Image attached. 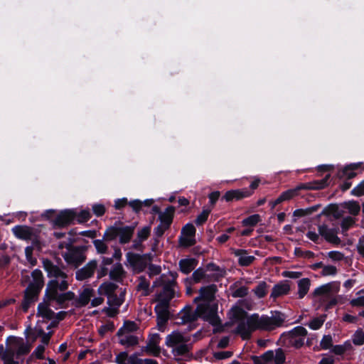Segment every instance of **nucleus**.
<instances>
[{
	"instance_id": "1",
	"label": "nucleus",
	"mask_w": 364,
	"mask_h": 364,
	"mask_svg": "<svg viewBox=\"0 0 364 364\" xmlns=\"http://www.w3.org/2000/svg\"><path fill=\"white\" fill-rule=\"evenodd\" d=\"M331 175L326 174L324 178L319 180H314L309 183H301L294 188L288 189L282 192L277 198L278 202L289 200L300 195V192L304 190H321L329 185Z\"/></svg>"
},
{
	"instance_id": "2",
	"label": "nucleus",
	"mask_w": 364,
	"mask_h": 364,
	"mask_svg": "<svg viewBox=\"0 0 364 364\" xmlns=\"http://www.w3.org/2000/svg\"><path fill=\"white\" fill-rule=\"evenodd\" d=\"M307 334L308 331L304 327L297 326L290 331L282 333L279 338V342L286 348L292 347L295 349H300L304 345Z\"/></svg>"
},
{
	"instance_id": "23",
	"label": "nucleus",
	"mask_w": 364,
	"mask_h": 364,
	"mask_svg": "<svg viewBox=\"0 0 364 364\" xmlns=\"http://www.w3.org/2000/svg\"><path fill=\"white\" fill-rule=\"evenodd\" d=\"M126 274V271L124 269L122 264L119 262L114 264L109 273L110 279L119 283L122 282Z\"/></svg>"
},
{
	"instance_id": "39",
	"label": "nucleus",
	"mask_w": 364,
	"mask_h": 364,
	"mask_svg": "<svg viewBox=\"0 0 364 364\" xmlns=\"http://www.w3.org/2000/svg\"><path fill=\"white\" fill-rule=\"evenodd\" d=\"M139 284L136 286V291L143 290V296H146L150 294L151 291L149 289L150 282L145 277V276H140L139 277Z\"/></svg>"
},
{
	"instance_id": "52",
	"label": "nucleus",
	"mask_w": 364,
	"mask_h": 364,
	"mask_svg": "<svg viewBox=\"0 0 364 364\" xmlns=\"http://www.w3.org/2000/svg\"><path fill=\"white\" fill-rule=\"evenodd\" d=\"M211 210V208H203L202 212L197 216L196 219L195 220L196 225L198 226L203 225L207 221Z\"/></svg>"
},
{
	"instance_id": "31",
	"label": "nucleus",
	"mask_w": 364,
	"mask_h": 364,
	"mask_svg": "<svg viewBox=\"0 0 364 364\" xmlns=\"http://www.w3.org/2000/svg\"><path fill=\"white\" fill-rule=\"evenodd\" d=\"M153 199H146L141 201L139 199H135L129 201V205L132 208L133 211L136 213H139L143 207H150L154 203Z\"/></svg>"
},
{
	"instance_id": "38",
	"label": "nucleus",
	"mask_w": 364,
	"mask_h": 364,
	"mask_svg": "<svg viewBox=\"0 0 364 364\" xmlns=\"http://www.w3.org/2000/svg\"><path fill=\"white\" fill-rule=\"evenodd\" d=\"M137 329L138 326L134 321H125L124 322L123 326L118 330L117 336H122L125 331L128 333L135 332L137 331Z\"/></svg>"
},
{
	"instance_id": "13",
	"label": "nucleus",
	"mask_w": 364,
	"mask_h": 364,
	"mask_svg": "<svg viewBox=\"0 0 364 364\" xmlns=\"http://www.w3.org/2000/svg\"><path fill=\"white\" fill-rule=\"evenodd\" d=\"M127 262L136 274L143 272L147 267V264L140 257L139 254L129 252L126 255Z\"/></svg>"
},
{
	"instance_id": "28",
	"label": "nucleus",
	"mask_w": 364,
	"mask_h": 364,
	"mask_svg": "<svg viewBox=\"0 0 364 364\" xmlns=\"http://www.w3.org/2000/svg\"><path fill=\"white\" fill-rule=\"evenodd\" d=\"M344 213V210L340 209L337 204H330L323 208L320 215L333 216L338 220L343 217Z\"/></svg>"
},
{
	"instance_id": "29",
	"label": "nucleus",
	"mask_w": 364,
	"mask_h": 364,
	"mask_svg": "<svg viewBox=\"0 0 364 364\" xmlns=\"http://www.w3.org/2000/svg\"><path fill=\"white\" fill-rule=\"evenodd\" d=\"M198 264V260L194 258L182 259L179 261V269L185 274H188Z\"/></svg>"
},
{
	"instance_id": "34",
	"label": "nucleus",
	"mask_w": 364,
	"mask_h": 364,
	"mask_svg": "<svg viewBox=\"0 0 364 364\" xmlns=\"http://www.w3.org/2000/svg\"><path fill=\"white\" fill-rule=\"evenodd\" d=\"M341 205L343 208L347 209L350 214L354 216L358 215L360 211V205L359 203L354 200L345 201Z\"/></svg>"
},
{
	"instance_id": "48",
	"label": "nucleus",
	"mask_w": 364,
	"mask_h": 364,
	"mask_svg": "<svg viewBox=\"0 0 364 364\" xmlns=\"http://www.w3.org/2000/svg\"><path fill=\"white\" fill-rule=\"evenodd\" d=\"M261 221V217L258 214H254L252 215H250L245 219L242 220V224L243 226H250V227H254L258 223Z\"/></svg>"
},
{
	"instance_id": "56",
	"label": "nucleus",
	"mask_w": 364,
	"mask_h": 364,
	"mask_svg": "<svg viewBox=\"0 0 364 364\" xmlns=\"http://www.w3.org/2000/svg\"><path fill=\"white\" fill-rule=\"evenodd\" d=\"M179 245L183 247H190L196 245V238L181 235L178 240Z\"/></svg>"
},
{
	"instance_id": "12",
	"label": "nucleus",
	"mask_w": 364,
	"mask_h": 364,
	"mask_svg": "<svg viewBox=\"0 0 364 364\" xmlns=\"http://www.w3.org/2000/svg\"><path fill=\"white\" fill-rule=\"evenodd\" d=\"M170 304H167V301L161 302L159 301L154 307V311L156 314L157 324L161 327L166 324L169 319V308Z\"/></svg>"
},
{
	"instance_id": "42",
	"label": "nucleus",
	"mask_w": 364,
	"mask_h": 364,
	"mask_svg": "<svg viewBox=\"0 0 364 364\" xmlns=\"http://www.w3.org/2000/svg\"><path fill=\"white\" fill-rule=\"evenodd\" d=\"M237 333L240 334L242 340L248 339L252 333V331L244 322H240L236 328Z\"/></svg>"
},
{
	"instance_id": "27",
	"label": "nucleus",
	"mask_w": 364,
	"mask_h": 364,
	"mask_svg": "<svg viewBox=\"0 0 364 364\" xmlns=\"http://www.w3.org/2000/svg\"><path fill=\"white\" fill-rule=\"evenodd\" d=\"M94 295V290L91 288H85L75 301L76 307H84L89 304L90 299Z\"/></svg>"
},
{
	"instance_id": "33",
	"label": "nucleus",
	"mask_w": 364,
	"mask_h": 364,
	"mask_svg": "<svg viewBox=\"0 0 364 364\" xmlns=\"http://www.w3.org/2000/svg\"><path fill=\"white\" fill-rule=\"evenodd\" d=\"M184 338L179 332H173L166 338V345L168 347H175L183 342Z\"/></svg>"
},
{
	"instance_id": "8",
	"label": "nucleus",
	"mask_w": 364,
	"mask_h": 364,
	"mask_svg": "<svg viewBox=\"0 0 364 364\" xmlns=\"http://www.w3.org/2000/svg\"><path fill=\"white\" fill-rule=\"evenodd\" d=\"M362 163H352L338 168L332 180H350L357 176L356 171L361 168Z\"/></svg>"
},
{
	"instance_id": "47",
	"label": "nucleus",
	"mask_w": 364,
	"mask_h": 364,
	"mask_svg": "<svg viewBox=\"0 0 364 364\" xmlns=\"http://www.w3.org/2000/svg\"><path fill=\"white\" fill-rule=\"evenodd\" d=\"M355 223V220L350 217L347 216L343 218L341 223V232L343 235H346L348 230L353 227Z\"/></svg>"
},
{
	"instance_id": "64",
	"label": "nucleus",
	"mask_w": 364,
	"mask_h": 364,
	"mask_svg": "<svg viewBox=\"0 0 364 364\" xmlns=\"http://www.w3.org/2000/svg\"><path fill=\"white\" fill-rule=\"evenodd\" d=\"M350 194L356 197L364 196V180L351 190Z\"/></svg>"
},
{
	"instance_id": "35",
	"label": "nucleus",
	"mask_w": 364,
	"mask_h": 364,
	"mask_svg": "<svg viewBox=\"0 0 364 364\" xmlns=\"http://www.w3.org/2000/svg\"><path fill=\"white\" fill-rule=\"evenodd\" d=\"M31 277L33 281L29 284L42 289L44 286V277L42 272L38 269H36L31 272Z\"/></svg>"
},
{
	"instance_id": "25",
	"label": "nucleus",
	"mask_w": 364,
	"mask_h": 364,
	"mask_svg": "<svg viewBox=\"0 0 364 364\" xmlns=\"http://www.w3.org/2000/svg\"><path fill=\"white\" fill-rule=\"evenodd\" d=\"M50 301L43 300V302L40 303L37 308V316H41L48 320H51L55 316V312L49 308Z\"/></svg>"
},
{
	"instance_id": "44",
	"label": "nucleus",
	"mask_w": 364,
	"mask_h": 364,
	"mask_svg": "<svg viewBox=\"0 0 364 364\" xmlns=\"http://www.w3.org/2000/svg\"><path fill=\"white\" fill-rule=\"evenodd\" d=\"M119 235V227L110 226L104 233L103 240L105 241H112Z\"/></svg>"
},
{
	"instance_id": "37",
	"label": "nucleus",
	"mask_w": 364,
	"mask_h": 364,
	"mask_svg": "<svg viewBox=\"0 0 364 364\" xmlns=\"http://www.w3.org/2000/svg\"><path fill=\"white\" fill-rule=\"evenodd\" d=\"M320 207L321 205L318 204L306 208L296 209L293 213V215L297 218H302L304 216L311 215L314 212L317 211Z\"/></svg>"
},
{
	"instance_id": "5",
	"label": "nucleus",
	"mask_w": 364,
	"mask_h": 364,
	"mask_svg": "<svg viewBox=\"0 0 364 364\" xmlns=\"http://www.w3.org/2000/svg\"><path fill=\"white\" fill-rule=\"evenodd\" d=\"M331 291L332 284L331 283H328L316 288L313 292L314 296H322L320 299V306H323V310L325 312L328 311L338 304V300L336 297L331 298L328 301L331 296Z\"/></svg>"
},
{
	"instance_id": "55",
	"label": "nucleus",
	"mask_w": 364,
	"mask_h": 364,
	"mask_svg": "<svg viewBox=\"0 0 364 364\" xmlns=\"http://www.w3.org/2000/svg\"><path fill=\"white\" fill-rule=\"evenodd\" d=\"M196 229L192 223H187L181 230V235L195 238Z\"/></svg>"
},
{
	"instance_id": "49",
	"label": "nucleus",
	"mask_w": 364,
	"mask_h": 364,
	"mask_svg": "<svg viewBox=\"0 0 364 364\" xmlns=\"http://www.w3.org/2000/svg\"><path fill=\"white\" fill-rule=\"evenodd\" d=\"M119 343L127 347H132L138 345L139 339L136 336L129 335L126 336L125 338H121Z\"/></svg>"
},
{
	"instance_id": "4",
	"label": "nucleus",
	"mask_w": 364,
	"mask_h": 364,
	"mask_svg": "<svg viewBox=\"0 0 364 364\" xmlns=\"http://www.w3.org/2000/svg\"><path fill=\"white\" fill-rule=\"evenodd\" d=\"M198 318L208 321L213 326L221 325V321L218 315V306L216 303H203L196 306Z\"/></svg>"
},
{
	"instance_id": "58",
	"label": "nucleus",
	"mask_w": 364,
	"mask_h": 364,
	"mask_svg": "<svg viewBox=\"0 0 364 364\" xmlns=\"http://www.w3.org/2000/svg\"><path fill=\"white\" fill-rule=\"evenodd\" d=\"M115 329L113 321H109L107 323L102 325L99 329L98 333L101 336H104L108 331L112 332Z\"/></svg>"
},
{
	"instance_id": "40",
	"label": "nucleus",
	"mask_w": 364,
	"mask_h": 364,
	"mask_svg": "<svg viewBox=\"0 0 364 364\" xmlns=\"http://www.w3.org/2000/svg\"><path fill=\"white\" fill-rule=\"evenodd\" d=\"M231 318L237 321H240L247 316V313L240 306H235L232 307Z\"/></svg>"
},
{
	"instance_id": "30",
	"label": "nucleus",
	"mask_w": 364,
	"mask_h": 364,
	"mask_svg": "<svg viewBox=\"0 0 364 364\" xmlns=\"http://www.w3.org/2000/svg\"><path fill=\"white\" fill-rule=\"evenodd\" d=\"M217 287L213 284L201 287L199 290V294H200V298L203 299V301H210L214 299Z\"/></svg>"
},
{
	"instance_id": "57",
	"label": "nucleus",
	"mask_w": 364,
	"mask_h": 364,
	"mask_svg": "<svg viewBox=\"0 0 364 364\" xmlns=\"http://www.w3.org/2000/svg\"><path fill=\"white\" fill-rule=\"evenodd\" d=\"M286 361V355L282 348H279L275 350L274 355V364H284Z\"/></svg>"
},
{
	"instance_id": "14",
	"label": "nucleus",
	"mask_w": 364,
	"mask_h": 364,
	"mask_svg": "<svg viewBox=\"0 0 364 364\" xmlns=\"http://www.w3.org/2000/svg\"><path fill=\"white\" fill-rule=\"evenodd\" d=\"M176 285V282L174 279L167 280L166 284L162 287V291L157 295V301H167L170 304L172 299L175 296L174 286Z\"/></svg>"
},
{
	"instance_id": "6",
	"label": "nucleus",
	"mask_w": 364,
	"mask_h": 364,
	"mask_svg": "<svg viewBox=\"0 0 364 364\" xmlns=\"http://www.w3.org/2000/svg\"><path fill=\"white\" fill-rule=\"evenodd\" d=\"M176 318L180 319L179 321H176V323L178 325L188 324L187 328L188 331L195 329L197 327V324L195 322L198 319L197 308L193 311L190 305L184 306L178 313Z\"/></svg>"
},
{
	"instance_id": "22",
	"label": "nucleus",
	"mask_w": 364,
	"mask_h": 364,
	"mask_svg": "<svg viewBox=\"0 0 364 364\" xmlns=\"http://www.w3.org/2000/svg\"><path fill=\"white\" fill-rule=\"evenodd\" d=\"M175 208L172 205L168 206L162 214L159 215L160 225L164 226L165 229H169L173 220Z\"/></svg>"
},
{
	"instance_id": "26",
	"label": "nucleus",
	"mask_w": 364,
	"mask_h": 364,
	"mask_svg": "<svg viewBox=\"0 0 364 364\" xmlns=\"http://www.w3.org/2000/svg\"><path fill=\"white\" fill-rule=\"evenodd\" d=\"M134 226L132 225L119 227L118 237H119V242L121 244H127L131 240L134 232Z\"/></svg>"
},
{
	"instance_id": "59",
	"label": "nucleus",
	"mask_w": 364,
	"mask_h": 364,
	"mask_svg": "<svg viewBox=\"0 0 364 364\" xmlns=\"http://www.w3.org/2000/svg\"><path fill=\"white\" fill-rule=\"evenodd\" d=\"M208 277L202 267L196 269L192 274V278L196 283L200 282L203 279H206Z\"/></svg>"
},
{
	"instance_id": "61",
	"label": "nucleus",
	"mask_w": 364,
	"mask_h": 364,
	"mask_svg": "<svg viewBox=\"0 0 364 364\" xmlns=\"http://www.w3.org/2000/svg\"><path fill=\"white\" fill-rule=\"evenodd\" d=\"M333 346V338L331 335H324L320 342V347L323 350H328Z\"/></svg>"
},
{
	"instance_id": "24",
	"label": "nucleus",
	"mask_w": 364,
	"mask_h": 364,
	"mask_svg": "<svg viewBox=\"0 0 364 364\" xmlns=\"http://www.w3.org/2000/svg\"><path fill=\"white\" fill-rule=\"evenodd\" d=\"M233 254L238 258V264L241 267L250 266L255 259V256H247V251L244 249H235L233 250Z\"/></svg>"
},
{
	"instance_id": "51",
	"label": "nucleus",
	"mask_w": 364,
	"mask_h": 364,
	"mask_svg": "<svg viewBox=\"0 0 364 364\" xmlns=\"http://www.w3.org/2000/svg\"><path fill=\"white\" fill-rule=\"evenodd\" d=\"M160 341V336L158 333H155L152 335L151 338L149 339L148 346L149 348H152L153 350L156 351L154 353L155 355H157L159 353L160 348L158 346V344Z\"/></svg>"
},
{
	"instance_id": "3",
	"label": "nucleus",
	"mask_w": 364,
	"mask_h": 364,
	"mask_svg": "<svg viewBox=\"0 0 364 364\" xmlns=\"http://www.w3.org/2000/svg\"><path fill=\"white\" fill-rule=\"evenodd\" d=\"M66 249L68 252L63 257L68 264L78 268L86 260L85 252L87 250L88 246H74L70 243L66 246Z\"/></svg>"
},
{
	"instance_id": "20",
	"label": "nucleus",
	"mask_w": 364,
	"mask_h": 364,
	"mask_svg": "<svg viewBox=\"0 0 364 364\" xmlns=\"http://www.w3.org/2000/svg\"><path fill=\"white\" fill-rule=\"evenodd\" d=\"M58 281L57 279H51L48 284L45 291L43 300L47 301H54L58 295Z\"/></svg>"
},
{
	"instance_id": "15",
	"label": "nucleus",
	"mask_w": 364,
	"mask_h": 364,
	"mask_svg": "<svg viewBox=\"0 0 364 364\" xmlns=\"http://www.w3.org/2000/svg\"><path fill=\"white\" fill-rule=\"evenodd\" d=\"M252 195V191L248 188H241L228 191L222 197V200L226 202H232L233 200H240L245 198L250 197Z\"/></svg>"
},
{
	"instance_id": "7",
	"label": "nucleus",
	"mask_w": 364,
	"mask_h": 364,
	"mask_svg": "<svg viewBox=\"0 0 364 364\" xmlns=\"http://www.w3.org/2000/svg\"><path fill=\"white\" fill-rule=\"evenodd\" d=\"M76 217L75 210L65 209L61 210L53 220V225L55 228H65L68 225L75 224V218Z\"/></svg>"
},
{
	"instance_id": "60",
	"label": "nucleus",
	"mask_w": 364,
	"mask_h": 364,
	"mask_svg": "<svg viewBox=\"0 0 364 364\" xmlns=\"http://www.w3.org/2000/svg\"><path fill=\"white\" fill-rule=\"evenodd\" d=\"M93 244L99 254L107 253L108 246L104 242V240H94Z\"/></svg>"
},
{
	"instance_id": "43",
	"label": "nucleus",
	"mask_w": 364,
	"mask_h": 364,
	"mask_svg": "<svg viewBox=\"0 0 364 364\" xmlns=\"http://www.w3.org/2000/svg\"><path fill=\"white\" fill-rule=\"evenodd\" d=\"M76 217L75 218V223L77 222L78 224H82L87 222L92 217L89 209L82 210L77 213L75 210Z\"/></svg>"
},
{
	"instance_id": "53",
	"label": "nucleus",
	"mask_w": 364,
	"mask_h": 364,
	"mask_svg": "<svg viewBox=\"0 0 364 364\" xmlns=\"http://www.w3.org/2000/svg\"><path fill=\"white\" fill-rule=\"evenodd\" d=\"M1 360L4 364H19V360L16 359L15 350L6 352L4 354Z\"/></svg>"
},
{
	"instance_id": "11",
	"label": "nucleus",
	"mask_w": 364,
	"mask_h": 364,
	"mask_svg": "<svg viewBox=\"0 0 364 364\" xmlns=\"http://www.w3.org/2000/svg\"><path fill=\"white\" fill-rule=\"evenodd\" d=\"M97 268V262L96 259H92L88 262L83 267L77 269L75 272V279L77 281H84L94 276Z\"/></svg>"
},
{
	"instance_id": "21",
	"label": "nucleus",
	"mask_w": 364,
	"mask_h": 364,
	"mask_svg": "<svg viewBox=\"0 0 364 364\" xmlns=\"http://www.w3.org/2000/svg\"><path fill=\"white\" fill-rule=\"evenodd\" d=\"M289 291L290 285L289 284V281L281 282L273 287L270 298L276 299L282 296L288 294Z\"/></svg>"
},
{
	"instance_id": "36",
	"label": "nucleus",
	"mask_w": 364,
	"mask_h": 364,
	"mask_svg": "<svg viewBox=\"0 0 364 364\" xmlns=\"http://www.w3.org/2000/svg\"><path fill=\"white\" fill-rule=\"evenodd\" d=\"M311 285L309 278H303L298 282V295L299 299H303L308 293Z\"/></svg>"
},
{
	"instance_id": "45",
	"label": "nucleus",
	"mask_w": 364,
	"mask_h": 364,
	"mask_svg": "<svg viewBox=\"0 0 364 364\" xmlns=\"http://www.w3.org/2000/svg\"><path fill=\"white\" fill-rule=\"evenodd\" d=\"M31 346L29 344L21 342V343L18 346L17 350L15 351L16 359H22L23 356L29 353V352L31 351Z\"/></svg>"
},
{
	"instance_id": "50",
	"label": "nucleus",
	"mask_w": 364,
	"mask_h": 364,
	"mask_svg": "<svg viewBox=\"0 0 364 364\" xmlns=\"http://www.w3.org/2000/svg\"><path fill=\"white\" fill-rule=\"evenodd\" d=\"M352 342L355 346H363L364 344V331L359 328L352 336Z\"/></svg>"
},
{
	"instance_id": "46",
	"label": "nucleus",
	"mask_w": 364,
	"mask_h": 364,
	"mask_svg": "<svg viewBox=\"0 0 364 364\" xmlns=\"http://www.w3.org/2000/svg\"><path fill=\"white\" fill-rule=\"evenodd\" d=\"M326 317L327 315L324 314L321 315L319 317L314 318L308 323V326L312 330H318L321 328L326 319Z\"/></svg>"
},
{
	"instance_id": "41",
	"label": "nucleus",
	"mask_w": 364,
	"mask_h": 364,
	"mask_svg": "<svg viewBox=\"0 0 364 364\" xmlns=\"http://www.w3.org/2000/svg\"><path fill=\"white\" fill-rule=\"evenodd\" d=\"M118 288V286L112 282H104L99 287V292L101 294L100 291L103 290V293L108 296H110L114 294V291Z\"/></svg>"
},
{
	"instance_id": "16",
	"label": "nucleus",
	"mask_w": 364,
	"mask_h": 364,
	"mask_svg": "<svg viewBox=\"0 0 364 364\" xmlns=\"http://www.w3.org/2000/svg\"><path fill=\"white\" fill-rule=\"evenodd\" d=\"M43 267L48 277L66 279L68 275L49 259H43Z\"/></svg>"
},
{
	"instance_id": "10",
	"label": "nucleus",
	"mask_w": 364,
	"mask_h": 364,
	"mask_svg": "<svg viewBox=\"0 0 364 364\" xmlns=\"http://www.w3.org/2000/svg\"><path fill=\"white\" fill-rule=\"evenodd\" d=\"M318 231L319 235L323 237L328 242L334 245H339L341 242L338 237V228H329L327 225L322 224L318 225Z\"/></svg>"
},
{
	"instance_id": "17",
	"label": "nucleus",
	"mask_w": 364,
	"mask_h": 364,
	"mask_svg": "<svg viewBox=\"0 0 364 364\" xmlns=\"http://www.w3.org/2000/svg\"><path fill=\"white\" fill-rule=\"evenodd\" d=\"M14 236L22 240H31L34 236L33 228L27 225H18L11 229Z\"/></svg>"
},
{
	"instance_id": "9",
	"label": "nucleus",
	"mask_w": 364,
	"mask_h": 364,
	"mask_svg": "<svg viewBox=\"0 0 364 364\" xmlns=\"http://www.w3.org/2000/svg\"><path fill=\"white\" fill-rule=\"evenodd\" d=\"M41 289L28 284L23 292V298L21 302V309L24 313H26L31 305L36 301L41 291Z\"/></svg>"
},
{
	"instance_id": "19",
	"label": "nucleus",
	"mask_w": 364,
	"mask_h": 364,
	"mask_svg": "<svg viewBox=\"0 0 364 364\" xmlns=\"http://www.w3.org/2000/svg\"><path fill=\"white\" fill-rule=\"evenodd\" d=\"M285 315L279 311H275L272 316H265L267 321V331L274 330L277 327L281 326L285 321Z\"/></svg>"
},
{
	"instance_id": "54",
	"label": "nucleus",
	"mask_w": 364,
	"mask_h": 364,
	"mask_svg": "<svg viewBox=\"0 0 364 364\" xmlns=\"http://www.w3.org/2000/svg\"><path fill=\"white\" fill-rule=\"evenodd\" d=\"M267 287L265 282H260L253 291L259 299H262L267 295Z\"/></svg>"
},
{
	"instance_id": "63",
	"label": "nucleus",
	"mask_w": 364,
	"mask_h": 364,
	"mask_svg": "<svg viewBox=\"0 0 364 364\" xmlns=\"http://www.w3.org/2000/svg\"><path fill=\"white\" fill-rule=\"evenodd\" d=\"M151 232V226L147 225L144 227L142 229L138 231L137 238L141 241H145L148 239Z\"/></svg>"
},
{
	"instance_id": "32",
	"label": "nucleus",
	"mask_w": 364,
	"mask_h": 364,
	"mask_svg": "<svg viewBox=\"0 0 364 364\" xmlns=\"http://www.w3.org/2000/svg\"><path fill=\"white\" fill-rule=\"evenodd\" d=\"M75 297V293L71 291H68L64 293H59L54 301H55L61 308H66L67 305H65V303L73 300Z\"/></svg>"
},
{
	"instance_id": "18",
	"label": "nucleus",
	"mask_w": 364,
	"mask_h": 364,
	"mask_svg": "<svg viewBox=\"0 0 364 364\" xmlns=\"http://www.w3.org/2000/svg\"><path fill=\"white\" fill-rule=\"evenodd\" d=\"M267 321L264 315L259 317L257 314H253L247 318V325L252 331L257 329L267 331Z\"/></svg>"
},
{
	"instance_id": "62",
	"label": "nucleus",
	"mask_w": 364,
	"mask_h": 364,
	"mask_svg": "<svg viewBox=\"0 0 364 364\" xmlns=\"http://www.w3.org/2000/svg\"><path fill=\"white\" fill-rule=\"evenodd\" d=\"M33 246H27L25 248V255L27 261L32 265L35 266L37 264V259L33 256Z\"/></svg>"
}]
</instances>
